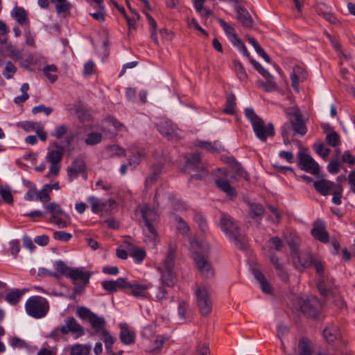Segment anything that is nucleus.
<instances>
[{
    "mask_svg": "<svg viewBox=\"0 0 355 355\" xmlns=\"http://www.w3.org/2000/svg\"><path fill=\"white\" fill-rule=\"evenodd\" d=\"M220 226L222 231L234 241L238 248L242 250L246 249L248 243L245 236L232 217L223 213L220 220Z\"/></svg>",
    "mask_w": 355,
    "mask_h": 355,
    "instance_id": "obj_1",
    "label": "nucleus"
},
{
    "mask_svg": "<svg viewBox=\"0 0 355 355\" xmlns=\"http://www.w3.org/2000/svg\"><path fill=\"white\" fill-rule=\"evenodd\" d=\"M246 118L251 122L255 135L262 141H266L268 137L275 135V129L272 123H269L265 125L263 120L260 118L252 108L245 110Z\"/></svg>",
    "mask_w": 355,
    "mask_h": 355,
    "instance_id": "obj_2",
    "label": "nucleus"
},
{
    "mask_svg": "<svg viewBox=\"0 0 355 355\" xmlns=\"http://www.w3.org/2000/svg\"><path fill=\"white\" fill-rule=\"evenodd\" d=\"M25 309L28 315L36 319L42 318L49 311V303L42 296H32L26 300Z\"/></svg>",
    "mask_w": 355,
    "mask_h": 355,
    "instance_id": "obj_3",
    "label": "nucleus"
},
{
    "mask_svg": "<svg viewBox=\"0 0 355 355\" xmlns=\"http://www.w3.org/2000/svg\"><path fill=\"white\" fill-rule=\"evenodd\" d=\"M77 315L83 320H88L92 327L96 333L101 334L105 331V318L98 316L96 314L92 312L89 309L85 306H80L77 309Z\"/></svg>",
    "mask_w": 355,
    "mask_h": 355,
    "instance_id": "obj_4",
    "label": "nucleus"
},
{
    "mask_svg": "<svg viewBox=\"0 0 355 355\" xmlns=\"http://www.w3.org/2000/svg\"><path fill=\"white\" fill-rule=\"evenodd\" d=\"M312 266H314L317 273L319 275L317 286L320 294L324 296L333 295L334 293V288L331 282V279H326L325 277L324 276V264L321 261H318L313 258Z\"/></svg>",
    "mask_w": 355,
    "mask_h": 355,
    "instance_id": "obj_5",
    "label": "nucleus"
},
{
    "mask_svg": "<svg viewBox=\"0 0 355 355\" xmlns=\"http://www.w3.org/2000/svg\"><path fill=\"white\" fill-rule=\"evenodd\" d=\"M197 297L198 308L203 316H207L212 309L210 293L207 287L200 286L195 291Z\"/></svg>",
    "mask_w": 355,
    "mask_h": 355,
    "instance_id": "obj_6",
    "label": "nucleus"
},
{
    "mask_svg": "<svg viewBox=\"0 0 355 355\" xmlns=\"http://www.w3.org/2000/svg\"><path fill=\"white\" fill-rule=\"evenodd\" d=\"M296 308L299 309L303 314L308 317L315 318L318 316L321 304L319 300L313 297L308 300L297 298L295 301Z\"/></svg>",
    "mask_w": 355,
    "mask_h": 355,
    "instance_id": "obj_7",
    "label": "nucleus"
},
{
    "mask_svg": "<svg viewBox=\"0 0 355 355\" xmlns=\"http://www.w3.org/2000/svg\"><path fill=\"white\" fill-rule=\"evenodd\" d=\"M184 171L191 173V178L201 179L207 175V171L200 164V155L194 153L187 159Z\"/></svg>",
    "mask_w": 355,
    "mask_h": 355,
    "instance_id": "obj_8",
    "label": "nucleus"
},
{
    "mask_svg": "<svg viewBox=\"0 0 355 355\" xmlns=\"http://www.w3.org/2000/svg\"><path fill=\"white\" fill-rule=\"evenodd\" d=\"M60 333L63 335L71 334L79 338L85 334V331L73 317H67L64 323L60 326Z\"/></svg>",
    "mask_w": 355,
    "mask_h": 355,
    "instance_id": "obj_9",
    "label": "nucleus"
},
{
    "mask_svg": "<svg viewBox=\"0 0 355 355\" xmlns=\"http://www.w3.org/2000/svg\"><path fill=\"white\" fill-rule=\"evenodd\" d=\"M299 164L302 170L320 177V166L310 155L300 153Z\"/></svg>",
    "mask_w": 355,
    "mask_h": 355,
    "instance_id": "obj_10",
    "label": "nucleus"
},
{
    "mask_svg": "<svg viewBox=\"0 0 355 355\" xmlns=\"http://www.w3.org/2000/svg\"><path fill=\"white\" fill-rule=\"evenodd\" d=\"M193 260L196 268L205 278L209 279L214 277V269L207 257L198 252H196L193 255Z\"/></svg>",
    "mask_w": 355,
    "mask_h": 355,
    "instance_id": "obj_11",
    "label": "nucleus"
},
{
    "mask_svg": "<svg viewBox=\"0 0 355 355\" xmlns=\"http://www.w3.org/2000/svg\"><path fill=\"white\" fill-rule=\"evenodd\" d=\"M157 130L168 140L173 139L178 136V129L168 119H160L157 123Z\"/></svg>",
    "mask_w": 355,
    "mask_h": 355,
    "instance_id": "obj_12",
    "label": "nucleus"
},
{
    "mask_svg": "<svg viewBox=\"0 0 355 355\" xmlns=\"http://www.w3.org/2000/svg\"><path fill=\"white\" fill-rule=\"evenodd\" d=\"M88 202L91 205L92 212L98 214L103 211H109L111 207L115 204V201L112 199H109L106 201H103L95 196H89L87 199Z\"/></svg>",
    "mask_w": 355,
    "mask_h": 355,
    "instance_id": "obj_13",
    "label": "nucleus"
},
{
    "mask_svg": "<svg viewBox=\"0 0 355 355\" xmlns=\"http://www.w3.org/2000/svg\"><path fill=\"white\" fill-rule=\"evenodd\" d=\"M235 10L236 11V19L245 28H252L254 21L248 11L240 5H236L235 6Z\"/></svg>",
    "mask_w": 355,
    "mask_h": 355,
    "instance_id": "obj_14",
    "label": "nucleus"
},
{
    "mask_svg": "<svg viewBox=\"0 0 355 355\" xmlns=\"http://www.w3.org/2000/svg\"><path fill=\"white\" fill-rule=\"evenodd\" d=\"M287 244L291 249V256L293 259V263L295 266H307L309 263L306 261H301V255L299 253V243L297 239L293 238L287 241Z\"/></svg>",
    "mask_w": 355,
    "mask_h": 355,
    "instance_id": "obj_15",
    "label": "nucleus"
},
{
    "mask_svg": "<svg viewBox=\"0 0 355 355\" xmlns=\"http://www.w3.org/2000/svg\"><path fill=\"white\" fill-rule=\"evenodd\" d=\"M85 169V162L82 157H76L71 163V164L67 168V173L69 177V180L76 178L78 174L83 172Z\"/></svg>",
    "mask_w": 355,
    "mask_h": 355,
    "instance_id": "obj_16",
    "label": "nucleus"
},
{
    "mask_svg": "<svg viewBox=\"0 0 355 355\" xmlns=\"http://www.w3.org/2000/svg\"><path fill=\"white\" fill-rule=\"evenodd\" d=\"M311 234L315 239L322 243H327L329 241V234L325 230L324 223L320 220L315 221Z\"/></svg>",
    "mask_w": 355,
    "mask_h": 355,
    "instance_id": "obj_17",
    "label": "nucleus"
},
{
    "mask_svg": "<svg viewBox=\"0 0 355 355\" xmlns=\"http://www.w3.org/2000/svg\"><path fill=\"white\" fill-rule=\"evenodd\" d=\"M90 276L91 275L88 271H83L80 268H71L67 277L71 279L74 282V284H76V282L78 280L83 281V286L81 287L84 288L89 283Z\"/></svg>",
    "mask_w": 355,
    "mask_h": 355,
    "instance_id": "obj_18",
    "label": "nucleus"
},
{
    "mask_svg": "<svg viewBox=\"0 0 355 355\" xmlns=\"http://www.w3.org/2000/svg\"><path fill=\"white\" fill-rule=\"evenodd\" d=\"M176 258V247L171 243L168 245V249L162 265L157 267V269L173 270Z\"/></svg>",
    "mask_w": 355,
    "mask_h": 355,
    "instance_id": "obj_19",
    "label": "nucleus"
},
{
    "mask_svg": "<svg viewBox=\"0 0 355 355\" xmlns=\"http://www.w3.org/2000/svg\"><path fill=\"white\" fill-rule=\"evenodd\" d=\"M294 119L290 123L295 134L304 135L307 131L306 125L302 120V116L299 110H295L293 113Z\"/></svg>",
    "mask_w": 355,
    "mask_h": 355,
    "instance_id": "obj_20",
    "label": "nucleus"
},
{
    "mask_svg": "<svg viewBox=\"0 0 355 355\" xmlns=\"http://www.w3.org/2000/svg\"><path fill=\"white\" fill-rule=\"evenodd\" d=\"M160 272V280L163 286L173 287L177 282L173 270L157 269Z\"/></svg>",
    "mask_w": 355,
    "mask_h": 355,
    "instance_id": "obj_21",
    "label": "nucleus"
},
{
    "mask_svg": "<svg viewBox=\"0 0 355 355\" xmlns=\"http://www.w3.org/2000/svg\"><path fill=\"white\" fill-rule=\"evenodd\" d=\"M319 179L313 182V186L315 190L323 196H327L329 191L333 189L335 186L334 183L324 179L322 177H319Z\"/></svg>",
    "mask_w": 355,
    "mask_h": 355,
    "instance_id": "obj_22",
    "label": "nucleus"
},
{
    "mask_svg": "<svg viewBox=\"0 0 355 355\" xmlns=\"http://www.w3.org/2000/svg\"><path fill=\"white\" fill-rule=\"evenodd\" d=\"M150 284H139L134 282L130 284L129 289L131 290V294L135 297L146 298L148 296V290Z\"/></svg>",
    "mask_w": 355,
    "mask_h": 355,
    "instance_id": "obj_23",
    "label": "nucleus"
},
{
    "mask_svg": "<svg viewBox=\"0 0 355 355\" xmlns=\"http://www.w3.org/2000/svg\"><path fill=\"white\" fill-rule=\"evenodd\" d=\"M140 212L144 222H157L158 216L155 208L145 205L141 207Z\"/></svg>",
    "mask_w": 355,
    "mask_h": 355,
    "instance_id": "obj_24",
    "label": "nucleus"
},
{
    "mask_svg": "<svg viewBox=\"0 0 355 355\" xmlns=\"http://www.w3.org/2000/svg\"><path fill=\"white\" fill-rule=\"evenodd\" d=\"M248 205L250 216L259 223L265 211L263 206L257 202H250Z\"/></svg>",
    "mask_w": 355,
    "mask_h": 355,
    "instance_id": "obj_25",
    "label": "nucleus"
},
{
    "mask_svg": "<svg viewBox=\"0 0 355 355\" xmlns=\"http://www.w3.org/2000/svg\"><path fill=\"white\" fill-rule=\"evenodd\" d=\"M120 339L125 345H131L135 342V334L134 331L129 329L126 324H120Z\"/></svg>",
    "mask_w": 355,
    "mask_h": 355,
    "instance_id": "obj_26",
    "label": "nucleus"
},
{
    "mask_svg": "<svg viewBox=\"0 0 355 355\" xmlns=\"http://www.w3.org/2000/svg\"><path fill=\"white\" fill-rule=\"evenodd\" d=\"M12 17L15 19V20L18 22V24L21 26L29 25V21L28 19V14L27 12L22 7H15L12 13Z\"/></svg>",
    "mask_w": 355,
    "mask_h": 355,
    "instance_id": "obj_27",
    "label": "nucleus"
},
{
    "mask_svg": "<svg viewBox=\"0 0 355 355\" xmlns=\"http://www.w3.org/2000/svg\"><path fill=\"white\" fill-rule=\"evenodd\" d=\"M252 272L256 279L259 282L262 291L266 294L271 293L272 288L263 273L256 268L252 270Z\"/></svg>",
    "mask_w": 355,
    "mask_h": 355,
    "instance_id": "obj_28",
    "label": "nucleus"
},
{
    "mask_svg": "<svg viewBox=\"0 0 355 355\" xmlns=\"http://www.w3.org/2000/svg\"><path fill=\"white\" fill-rule=\"evenodd\" d=\"M215 183L217 187L223 192H225L230 198H234L236 196V191L232 187L228 181L223 178H217L215 180Z\"/></svg>",
    "mask_w": 355,
    "mask_h": 355,
    "instance_id": "obj_29",
    "label": "nucleus"
},
{
    "mask_svg": "<svg viewBox=\"0 0 355 355\" xmlns=\"http://www.w3.org/2000/svg\"><path fill=\"white\" fill-rule=\"evenodd\" d=\"M218 21L224 30L227 37L230 40V42H232L234 40L239 37L235 32L234 28L232 25L229 24L222 19H218Z\"/></svg>",
    "mask_w": 355,
    "mask_h": 355,
    "instance_id": "obj_30",
    "label": "nucleus"
},
{
    "mask_svg": "<svg viewBox=\"0 0 355 355\" xmlns=\"http://www.w3.org/2000/svg\"><path fill=\"white\" fill-rule=\"evenodd\" d=\"M230 164L232 169L236 172V173L243 178L246 181L250 180V176L248 173L244 170V168L241 166V165L237 162L234 159L230 158L229 161Z\"/></svg>",
    "mask_w": 355,
    "mask_h": 355,
    "instance_id": "obj_31",
    "label": "nucleus"
},
{
    "mask_svg": "<svg viewBox=\"0 0 355 355\" xmlns=\"http://www.w3.org/2000/svg\"><path fill=\"white\" fill-rule=\"evenodd\" d=\"M156 223L157 222H144L145 228L144 229V232L150 241H155L157 236Z\"/></svg>",
    "mask_w": 355,
    "mask_h": 355,
    "instance_id": "obj_32",
    "label": "nucleus"
},
{
    "mask_svg": "<svg viewBox=\"0 0 355 355\" xmlns=\"http://www.w3.org/2000/svg\"><path fill=\"white\" fill-rule=\"evenodd\" d=\"M191 315V311L189 308V304L184 301L179 302L178 306V315L180 320L184 322L186 319L189 318Z\"/></svg>",
    "mask_w": 355,
    "mask_h": 355,
    "instance_id": "obj_33",
    "label": "nucleus"
},
{
    "mask_svg": "<svg viewBox=\"0 0 355 355\" xmlns=\"http://www.w3.org/2000/svg\"><path fill=\"white\" fill-rule=\"evenodd\" d=\"M102 139V133L98 132H91L87 135L86 139H85V143L87 146H95L101 143Z\"/></svg>",
    "mask_w": 355,
    "mask_h": 355,
    "instance_id": "obj_34",
    "label": "nucleus"
},
{
    "mask_svg": "<svg viewBox=\"0 0 355 355\" xmlns=\"http://www.w3.org/2000/svg\"><path fill=\"white\" fill-rule=\"evenodd\" d=\"M325 140L327 143L332 147H336L340 145V139L339 135L335 130L330 128L329 132L327 133Z\"/></svg>",
    "mask_w": 355,
    "mask_h": 355,
    "instance_id": "obj_35",
    "label": "nucleus"
},
{
    "mask_svg": "<svg viewBox=\"0 0 355 355\" xmlns=\"http://www.w3.org/2000/svg\"><path fill=\"white\" fill-rule=\"evenodd\" d=\"M55 4V8L58 13H66L69 11L71 4L67 0H50Z\"/></svg>",
    "mask_w": 355,
    "mask_h": 355,
    "instance_id": "obj_36",
    "label": "nucleus"
},
{
    "mask_svg": "<svg viewBox=\"0 0 355 355\" xmlns=\"http://www.w3.org/2000/svg\"><path fill=\"white\" fill-rule=\"evenodd\" d=\"M101 339L105 343V349L107 353H112V345L115 341V338L112 336L107 330H105L101 334Z\"/></svg>",
    "mask_w": 355,
    "mask_h": 355,
    "instance_id": "obj_37",
    "label": "nucleus"
},
{
    "mask_svg": "<svg viewBox=\"0 0 355 355\" xmlns=\"http://www.w3.org/2000/svg\"><path fill=\"white\" fill-rule=\"evenodd\" d=\"M193 5L196 10V11L202 16L205 17H208L212 15V12L211 10L205 8L203 7V4L205 2V0H193Z\"/></svg>",
    "mask_w": 355,
    "mask_h": 355,
    "instance_id": "obj_38",
    "label": "nucleus"
},
{
    "mask_svg": "<svg viewBox=\"0 0 355 355\" xmlns=\"http://www.w3.org/2000/svg\"><path fill=\"white\" fill-rule=\"evenodd\" d=\"M298 352L300 355H311L310 342L307 338H302L298 343Z\"/></svg>",
    "mask_w": 355,
    "mask_h": 355,
    "instance_id": "obj_39",
    "label": "nucleus"
},
{
    "mask_svg": "<svg viewBox=\"0 0 355 355\" xmlns=\"http://www.w3.org/2000/svg\"><path fill=\"white\" fill-rule=\"evenodd\" d=\"M57 71L58 68L55 64L46 65L42 69L43 73L51 83L57 80L58 76L56 74H52L51 72L55 73Z\"/></svg>",
    "mask_w": 355,
    "mask_h": 355,
    "instance_id": "obj_40",
    "label": "nucleus"
},
{
    "mask_svg": "<svg viewBox=\"0 0 355 355\" xmlns=\"http://www.w3.org/2000/svg\"><path fill=\"white\" fill-rule=\"evenodd\" d=\"M323 335L327 341L331 343L339 336V331L336 327H331L324 329Z\"/></svg>",
    "mask_w": 355,
    "mask_h": 355,
    "instance_id": "obj_41",
    "label": "nucleus"
},
{
    "mask_svg": "<svg viewBox=\"0 0 355 355\" xmlns=\"http://www.w3.org/2000/svg\"><path fill=\"white\" fill-rule=\"evenodd\" d=\"M90 347L85 345L77 344L71 349V355H89Z\"/></svg>",
    "mask_w": 355,
    "mask_h": 355,
    "instance_id": "obj_42",
    "label": "nucleus"
},
{
    "mask_svg": "<svg viewBox=\"0 0 355 355\" xmlns=\"http://www.w3.org/2000/svg\"><path fill=\"white\" fill-rule=\"evenodd\" d=\"M62 158V152L59 150H51L48 152L46 159L51 164L60 163Z\"/></svg>",
    "mask_w": 355,
    "mask_h": 355,
    "instance_id": "obj_43",
    "label": "nucleus"
},
{
    "mask_svg": "<svg viewBox=\"0 0 355 355\" xmlns=\"http://www.w3.org/2000/svg\"><path fill=\"white\" fill-rule=\"evenodd\" d=\"M0 196L8 204H12L13 202V198L10 187L0 186Z\"/></svg>",
    "mask_w": 355,
    "mask_h": 355,
    "instance_id": "obj_44",
    "label": "nucleus"
},
{
    "mask_svg": "<svg viewBox=\"0 0 355 355\" xmlns=\"http://www.w3.org/2000/svg\"><path fill=\"white\" fill-rule=\"evenodd\" d=\"M21 295V292L18 290H15L8 293L6 295L5 299L8 303L11 304H16L20 301Z\"/></svg>",
    "mask_w": 355,
    "mask_h": 355,
    "instance_id": "obj_45",
    "label": "nucleus"
},
{
    "mask_svg": "<svg viewBox=\"0 0 355 355\" xmlns=\"http://www.w3.org/2000/svg\"><path fill=\"white\" fill-rule=\"evenodd\" d=\"M236 105V97L233 94H229L227 96L226 107L224 112L228 114H233L234 113V107Z\"/></svg>",
    "mask_w": 355,
    "mask_h": 355,
    "instance_id": "obj_46",
    "label": "nucleus"
},
{
    "mask_svg": "<svg viewBox=\"0 0 355 355\" xmlns=\"http://www.w3.org/2000/svg\"><path fill=\"white\" fill-rule=\"evenodd\" d=\"M51 191V185L45 184L42 189L38 191V199L43 203L49 202L51 199L49 196Z\"/></svg>",
    "mask_w": 355,
    "mask_h": 355,
    "instance_id": "obj_47",
    "label": "nucleus"
},
{
    "mask_svg": "<svg viewBox=\"0 0 355 355\" xmlns=\"http://www.w3.org/2000/svg\"><path fill=\"white\" fill-rule=\"evenodd\" d=\"M161 171L162 166L160 165L155 166L153 167L151 175L146 180V187L148 185H151L157 180V178L160 174Z\"/></svg>",
    "mask_w": 355,
    "mask_h": 355,
    "instance_id": "obj_48",
    "label": "nucleus"
},
{
    "mask_svg": "<svg viewBox=\"0 0 355 355\" xmlns=\"http://www.w3.org/2000/svg\"><path fill=\"white\" fill-rule=\"evenodd\" d=\"M199 146L210 153H219L221 148V146L218 145L216 142L211 144L208 141H200Z\"/></svg>",
    "mask_w": 355,
    "mask_h": 355,
    "instance_id": "obj_49",
    "label": "nucleus"
},
{
    "mask_svg": "<svg viewBox=\"0 0 355 355\" xmlns=\"http://www.w3.org/2000/svg\"><path fill=\"white\" fill-rule=\"evenodd\" d=\"M257 85L259 87L263 88L266 92H273L277 89V84L271 80H268L266 82L259 80L257 81Z\"/></svg>",
    "mask_w": 355,
    "mask_h": 355,
    "instance_id": "obj_50",
    "label": "nucleus"
},
{
    "mask_svg": "<svg viewBox=\"0 0 355 355\" xmlns=\"http://www.w3.org/2000/svg\"><path fill=\"white\" fill-rule=\"evenodd\" d=\"M234 68L238 78L241 81H245L248 78V75L244 67L239 61H234Z\"/></svg>",
    "mask_w": 355,
    "mask_h": 355,
    "instance_id": "obj_51",
    "label": "nucleus"
},
{
    "mask_svg": "<svg viewBox=\"0 0 355 355\" xmlns=\"http://www.w3.org/2000/svg\"><path fill=\"white\" fill-rule=\"evenodd\" d=\"M340 162L338 157L332 159L327 166L328 171L332 174H337L340 171Z\"/></svg>",
    "mask_w": 355,
    "mask_h": 355,
    "instance_id": "obj_52",
    "label": "nucleus"
},
{
    "mask_svg": "<svg viewBox=\"0 0 355 355\" xmlns=\"http://www.w3.org/2000/svg\"><path fill=\"white\" fill-rule=\"evenodd\" d=\"M175 220L177 222L176 228L178 231L182 235L187 234L190 230L187 223L180 217H177Z\"/></svg>",
    "mask_w": 355,
    "mask_h": 355,
    "instance_id": "obj_53",
    "label": "nucleus"
},
{
    "mask_svg": "<svg viewBox=\"0 0 355 355\" xmlns=\"http://www.w3.org/2000/svg\"><path fill=\"white\" fill-rule=\"evenodd\" d=\"M17 68L16 67L10 62H7L6 64V67L4 71L3 72V76L6 79H10L13 77L14 74L16 73Z\"/></svg>",
    "mask_w": 355,
    "mask_h": 355,
    "instance_id": "obj_54",
    "label": "nucleus"
},
{
    "mask_svg": "<svg viewBox=\"0 0 355 355\" xmlns=\"http://www.w3.org/2000/svg\"><path fill=\"white\" fill-rule=\"evenodd\" d=\"M110 156L125 157V150L118 145L110 146L107 148Z\"/></svg>",
    "mask_w": 355,
    "mask_h": 355,
    "instance_id": "obj_55",
    "label": "nucleus"
},
{
    "mask_svg": "<svg viewBox=\"0 0 355 355\" xmlns=\"http://www.w3.org/2000/svg\"><path fill=\"white\" fill-rule=\"evenodd\" d=\"M54 266L58 273L66 277H67V274L71 270V268L67 267L64 262L61 260L56 261L55 262Z\"/></svg>",
    "mask_w": 355,
    "mask_h": 355,
    "instance_id": "obj_56",
    "label": "nucleus"
},
{
    "mask_svg": "<svg viewBox=\"0 0 355 355\" xmlns=\"http://www.w3.org/2000/svg\"><path fill=\"white\" fill-rule=\"evenodd\" d=\"M46 209L51 213V216H58L64 213L60 206L54 202L48 204Z\"/></svg>",
    "mask_w": 355,
    "mask_h": 355,
    "instance_id": "obj_57",
    "label": "nucleus"
},
{
    "mask_svg": "<svg viewBox=\"0 0 355 355\" xmlns=\"http://www.w3.org/2000/svg\"><path fill=\"white\" fill-rule=\"evenodd\" d=\"M194 220L198 224L200 230L205 232L207 230V224L205 217L200 213L194 215Z\"/></svg>",
    "mask_w": 355,
    "mask_h": 355,
    "instance_id": "obj_58",
    "label": "nucleus"
},
{
    "mask_svg": "<svg viewBox=\"0 0 355 355\" xmlns=\"http://www.w3.org/2000/svg\"><path fill=\"white\" fill-rule=\"evenodd\" d=\"M68 132V127L63 124L59 126H57L55 128V130L51 133V135L57 138L60 139L62 138L64 135H66Z\"/></svg>",
    "mask_w": 355,
    "mask_h": 355,
    "instance_id": "obj_59",
    "label": "nucleus"
},
{
    "mask_svg": "<svg viewBox=\"0 0 355 355\" xmlns=\"http://www.w3.org/2000/svg\"><path fill=\"white\" fill-rule=\"evenodd\" d=\"M53 112V108L51 107H46L43 104L39 105L33 107L32 113L33 114H37L40 112H44L45 115L49 116Z\"/></svg>",
    "mask_w": 355,
    "mask_h": 355,
    "instance_id": "obj_60",
    "label": "nucleus"
},
{
    "mask_svg": "<svg viewBox=\"0 0 355 355\" xmlns=\"http://www.w3.org/2000/svg\"><path fill=\"white\" fill-rule=\"evenodd\" d=\"M72 237L70 233L64 231H56L53 233V238L60 241H69Z\"/></svg>",
    "mask_w": 355,
    "mask_h": 355,
    "instance_id": "obj_61",
    "label": "nucleus"
},
{
    "mask_svg": "<svg viewBox=\"0 0 355 355\" xmlns=\"http://www.w3.org/2000/svg\"><path fill=\"white\" fill-rule=\"evenodd\" d=\"M313 146L317 154L320 155L322 157L325 158L329 156L330 149L328 148H324V145L323 144H315Z\"/></svg>",
    "mask_w": 355,
    "mask_h": 355,
    "instance_id": "obj_62",
    "label": "nucleus"
},
{
    "mask_svg": "<svg viewBox=\"0 0 355 355\" xmlns=\"http://www.w3.org/2000/svg\"><path fill=\"white\" fill-rule=\"evenodd\" d=\"M250 60L255 69L257 70L263 76L268 77L270 78H272V75H270V73L267 70H266L258 62L251 58H250Z\"/></svg>",
    "mask_w": 355,
    "mask_h": 355,
    "instance_id": "obj_63",
    "label": "nucleus"
},
{
    "mask_svg": "<svg viewBox=\"0 0 355 355\" xmlns=\"http://www.w3.org/2000/svg\"><path fill=\"white\" fill-rule=\"evenodd\" d=\"M194 355H209V348L205 343H199Z\"/></svg>",
    "mask_w": 355,
    "mask_h": 355,
    "instance_id": "obj_64",
    "label": "nucleus"
}]
</instances>
